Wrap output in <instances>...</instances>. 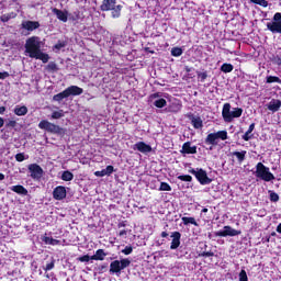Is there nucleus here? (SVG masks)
<instances>
[{
	"mask_svg": "<svg viewBox=\"0 0 281 281\" xmlns=\"http://www.w3.org/2000/svg\"><path fill=\"white\" fill-rule=\"evenodd\" d=\"M240 231L232 228V226H224L222 231L215 233V236L220 238H225L227 236H240Z\"/></svg>",
	"mask_w": 281,
	"mask_h": 281,
	"instance_id": "nucleus-9",
	"label": "nucleus"
},
{
	"mask_svg": "<svg viewBox=\"0 0 281 281\" xmlns=\"http://www.w3.org/2000/svg\"><path fill=\"white\" fill-rule=\"evenodd\" d=\"M95 177H108L105 169H102L101 171L94 172Z\"/></svg>",
	"mask_w": 281,
	"mask_h": 281,
	"instance_id": "nucleus-44",
	"label": "nucleus"
},
{
	"mask_svg": "<svg viewBox=\"0 0 281 281\" xmlns=\"http://www.w3.org/2000/svg\"><path fill=\"white\" fill-rule=\"evenodd\" d=\"M276 63H277V65H280V66H281V57H277V58H276Z\"/></svg>",
	"mask_w": 281,
	"mask_h": 281,
	"instance_id": "nucleus-56",
	"label": "nucleus"
},
{
	"mask_svg": "<svg viewBox=\"0 0 281 281\" xmlns=\"http://www.w3.org/2000/svg\"><path fill=\"white\" fill-rule=\"evenodd\" d=\"M270 201H273L274 203L280 201V196L278 195V193H271L270 194Z\"/></svg>",
	"mask_w": 281,
	"mask_h": 281,
	"instance_id": "nucleus-41",
	"label": "nucleus"
},
{
	"mask_svg": "<svg viewBox=\"0 0 281 281\" xmlns=\"http://www.w3.org/2000/svg\"><path fill=\"white\" fill-rule=\"evenodd\" d=\"M221 71L224 74H232L234 71V66L232 64H223L221 67Z\"/></svg>",
	"mask_w": 281,
	"mask_h": 281,
	"instance_id": "nucleus-26",
	"label": "nucleus"
},
{
	"mask_svg": "<svg viewBox=\"0 0 281 281\" xmlns=\"http://www.w3.org/2000/svg\"><path fill=\"white\" fill-rule=\"evenodd\" d=\"M3 124H4V121L2 117H0V128H2Z\"/></svg>",
	"mask_w": 281,
	"mask_h": 281,
	"instance_id": "nucleus-59",
	"label": "nucleus"
},
{
	"mask_svg": "<svg viewBox=\"0 0 281 281\" xmlns=\"http://www.w3.org/2000/svg\"><path fill=\"white\" fill-rule=\"evenodd\" d=\"M243 139H244L245 142H249V139H251V133L246 132V133L244 134V136H243Z\"/></svg>",
	"mask_w": 281,
	"mask_h": 281,
	"instance_id": "nucleus-45",
	"label": "nucleus"
},
{
	"mask_svg": "<svg viewBox=\"0 0 281 281\" xmlns=\"http://www.w3.org/2000/svg\"><path fill=\"white\" fill-rule=\"evenodd\" d=\"M218 137L216 136V133H211L205 138V144H211V146H216L218 144L216 140Z\"/></svg>",
	"mask_w": 281,
	"mask_h": 281,
	"instance_id": "nucleus-20",
	"label": "nucleus"
},
{
	"mask_svg": "<svg viewBox=\"0 0 281 281\" xmlns=\"http://www.w3.org/2000/svg\"><path fill=\"white\" fill-rule=\"evenodd\" d=\"M63 181H72L74 180V173L71 171H64L61 175Z\"/></svg>",
	"mask_w": 281,
	"mask_h": 281,
	"instance_id": "nucleus-28",
	"label": "nucleus"
},
{
	"mask_svg": "<svg viewBox=\"0 0 281 281\" xmlns=\"http://www.w3.org/2000/svg\"><path fill=\"white\" fill-rule=\"evenodd\" d=\"M65 98H68V94H67V91H66V90H64V91L60 92V93L55 94V95L53 97V100H54L55 102H61V100H65Z\"/></svg>",
	"mask_w": 281,
	"mask_h": 281,
	"instance_id": "nucleus-23",
	"label": "nucleus"
},
{
	"mask_svg": "<svg viewBox=\"0 0 281 281\" xmlns=\"http://www.w3.org/2000/svg\"><path fill=\"white\" fill-rule=\"evenodd\" d=\"M181 153H184L186 155H196V146L191 147L190 142L184 143Z\"/></svg>",
	"mask_w": 281,
	"mask_h": 281,
	"instance_id": "nucleus-17",
	"label": "nucleus"
},
{
	"mask_svg": "<svg viewBox=\"0 0 281 281\" xmlns=\"http://www.w3.org/2000/svg\"><path fill=\"white\" fill-rule=\"evenodd\" d=\"M79 262H89L91 260V257L89 255H85L82 257L78 258Z\"/></svg>",
	"mask_w": 281,
	"mask_h": 281,
	"instance_id": "nucleus-40",
	"label": "nucleus"
},
{
	"mask_svg": "<svg viewBox=\"0 0 281 281\" xmlns=\"http://www.w3.org/2000/svg\"><path fill=\"white\" fill-rule=\"evenodd\" d=\"M256 177L262 179V181H273L276 179V176L269 171V167H266L262 162L257 164Z\"/></svg>",
	"mask_w": 281,
	"mask_h": 281,
	"instance_id": "nucleus-4",
	"label": "nucleus"
},
{
	"mask_svg": "<svg viewBox=\"0 0 281 281\" xmlns=\"http://www.w3.org/2000/svg\"><path fill=\"white\" fill-rule=\"evenodd\" d=\"M106 254L104 252L103 249L97 250L95 255L91 257V260H104V257Z\"/></svg>",
	"mask_w": 281,
	"mask_h": 281,
	"instance_id": "nucleus-22",
	"label": "nucleus"
},
{
	"mask_svg": "<svg viewBox=\"0 0 281 281\" xmlns=\"http://www.w3.org/2000/svg\"><path fill=\"white\" fill-rule=\"evenodd\" d=\"M266 106L272 113H278V111H280L281 108V101L278 99H272Z\"/></svg>",
	"mask_w": 281,
	"mask_h": 281,
	"instance_id": "nucleus-15",
	"label": "nucleus"
},
{
	"mask_svg": "<svg viewBox=\"0 0 281 281\" xmlns=\"http://www.w3.org/2000/svg\"><path fill=\"white\" fill-rule=\"evenodd\" d=\"M41 27V23L36 21H24L22 22V29L27 30V32H34V30H38Z\"/></svg>",
	"mask_w": 281,
	"mask_h": 281,
	"instance_id": "nucleus-12",
	"label": "nucleus"
},
{
	"mask_svg": "<svg viewBox=\"0 0 281 281\" xmlns=\"http://www.w3.org/2000/svg\"><path fill=\"white\" fill-rule=\"evenodd\" d=\"M181 54H183V49L179 48V47H173L171 49V56H181Z\"/></svg>",
	"mask_w": 281,
	"mask_h": 281,
	"instance_id": "nucleus-36",
	"label": "nucleus"
},
{
	"mask_svg": "<svg viewBox=\"0 0 281 281\" xmlns=\"http://www.w3.org/2000/svg\"><path fill=\"white\" fill-rule=\"evenodd\" d=\"M192 125L194 126V128H201L203 126V121H201V119H193Z\"/></svg>",
	"mask_w": 281,
	"mask_h": 281,
	"instance_id": "nucleus-35",
	"label": "nucleus"
},
{
	"mask_svg": "<svg viewBox=\"0 0 281 281\" xmlns=\"http://www.w3.org/2000/svg\"><path fill=\"white\" fill-rule=\"evenodd\" d=\"M65 114L63 112V110L59 111H55L52 113V120H60V117H64Z\"/></svg>",
	"mask_w": 281,
	"mask_h": 281,
	"instance_id": "nucleus-29",
	"label": "nucleus"
},
{
	"mask_svg": "<svg viewBox=\"0 0 281 281\" xmlns=\"http://www.w3.org/2000/svg\"><path fill=\"white\" fill-rule=\"evenodd\" d=\"M202 212H204V213L207 212V209H203Z\"/></svg>",
	"mask_w": 281,
	"mask_h": 281,
	"instance_id": "nucleus-61",
	"label": "nucleus"
},
{
	"mask_svg": "<svg viewBox=\"0 0 281 281\" xmlns=\"http://www.w3.org/2000/svg\"><path fill=\"white\" fill-rule=\"evenodd\" d=\"M239 281H248L247 272L245 270L239 272Z\"/></svg>",
	"mask_w": 281,
	"mask_h": 281,
	"instance_id": "nucleus-38",
	"label": "nucleus"
},
{
	"mask_svg": "<svg viewBox=\"0 0 281 281\" xmlns=\"http://www.w3.org/2000/svg\"><path fill=\"white\" fill-rule=\"evenodd\" d=\"M119 236H126V231H121V232L119 233Z\"/></svg>",
	"mask_w": 281,
	"mask_h": 281,
	"instance_id": "nucleus-58",
	"label": "nucleus"
},
{
	"mask_svg": "<svg viewBox=\"0 0 281 281\" xmlns=\"http://www.w3.org/2000/svg\"><path fill=\"white\" fill-rule=\"evenodd\" d=\"M171 245H170V249H179V246L181 245V233L179 232H173L171 234Z\"/></svg>",
	"mask_w": 281,
	"mask_h": 281,
	"instance_id": "nucleus-14",
	"label": "nucleus"
},
{
	"mask_svg": "<svg viewBox=\"0 0 281 281\" xmlns=\"http://www.w3.org/2000/svg\"><path fill=\"white\" fill-rule=\"evenodd\" d=\"M159 190L162 192H170V190H172V188L170 187V184H168L166 182H161Z\"/></svg>",
	"mask_w": 281,
	"mask_h": 281,
	"instance_id": "nucleus-33",
	"label": "nucleus"
},
{
	"mask_svg": "<svg viewBox=\"0 0 281 281\" xmlns=\"http://www.w3.org/2000/svg\"><path fill=\"white\" fill-rule=\"evenodd\" d=\"M272 236H276V233H272Z\"/></svg>",
	"mask_w": 281,
	"mask_h": 281,
	"instance_id": "nucleus-62",
	"label": "nucleus"
},
{
	"mask_svg": "<svg viewBox=\"0 0 281 281\" xmlns=\"http://www.w3.org/2000/svg\"><path fill=\"white\" fill-rule=\"evenodd\" d=\"M161 238H168V233L162 232V233H161Z\"/></svg>",
	"mask_w": 281,
	"mask_h": 281,
	"instance_id": "nucleus-57",
	"label": "nucleus"
},
{
	"mask_svg": "<svg viewBox=\"0 0 281 281\" xmlns=\"http://www.w3.org/2000/svg\"><path fill=\"white\" fill-rule=\"evenodd\" d=\"M203 256H205L206 258H212V256H214V252H204Z\"/></svg>",
	"mask_w": 281,
	"mask_h": 281,
	"instance_id": "nucleus-53",
	"label": "nucleus"
},
{
	"mask_svg": "<svg viewBox=\"0 0 281 281\" xmlns=\"http://www.w3.org/2000/svg\"><path fill=\"white\" fill-rule=\"evenodd\" d=\"M180 181H192V176H179Z\"/></svg>",
	"mask_w": 281,
	"mask_h": 281,
	"instance_id": "nucleus-42",
	"label": "nucleus"
},
{
	"mask_svg": "<svg viewBox=\"0 0 281 281\" xmlns=\"http://www.w3.org/2000/svg\"><path fill=\"white\" fill-rule=\"evenodd\" d=\"M250 1H251V3L261 5V8H267V5H269V2H267V0H250Z\"/></svg>",
	"mask_w": 281,
	"mask_h": 281,
	"instance_id": "nucleus-34",
	"label": "nucleus"
},
{
	"mask_svg": "<svg viewBox=\"0 0 281 281\" xmlns=\"http://www.w3.org/2000/svg\"><path fill=\"white\" fill-rule=\"evenodd\" d=\"M5 179V176L3 173H0V181H3Z\"/></svg>",
	"mask_w": 281,
	"mask_h": 281,
	"instance_id": "nucleus-60",
	"label": "nucleus"
},
{
	"mask_svg": "<svg viewBox=\"0 0 281 281\" xmlns=\"http://www.w3.org/2000/svg\"><path fill=\"white\" fill-rule=\"evenodd\" d=\"M215 135L217 136V139H222L223 142L227 139V131L216 132Z\"/></svg>",
	"mask_w": 281,
	"mask_h": 281,
	"instance_id": "nucleus-31",
	"label": "nucleus"
},
{
	"mask_svg": "<svg viewBox=\"0 0 281 281\" xmlns=\"http://www.w3.org/2000/svg\"><path fill=\"white\" fill-rule=\"evenodd\" d=\"M5 113V106H0V115H3Z\"/></svg>",
	"mask_w": 281,
	"mask_h": 281,
	"instance_id": "nucleus-55",
	"label": "nucleus"
},
{
	"mask_svg": "<svg viewBox=\"0 0 281 281\" xmlns=\"http://www.w3.org/2000/svg\"><path fill=\"white\" fill-rule=\"evenodd\" d=\"M8 78V72H0V80Z\"/></svg>",
	"mask_w": 281,
	"mask_h": 281,
	"instance_id": "nucleus-52",
	"label": "nucleus"
},
{
	"mask_svg": "<svg viewBox=\"0 0 281 281\" xmlns=\"http://www.w3.org/2000/svg\"><path fill=\"white\" fill-rule=\"evenodd\" d=\"M123 254H125V256L133 254V247L126 246L125 249H123Z\"/></svg>",
	"mask_w": 281,
	"mask_h": 281,
	"instance_id": "nucleus-43",
	"label": "nucleus"
},
{
	"mask_svg": "<svg viewBox=\"0 0 281 281\" xmlns=\"http://www.w3.org/2000/svg\"><path fill=\"white\" fill-rule=\"evenodd\" d=\"M67 198V189L63 186L56 187L53 191V199L55 201H63V199Z\"/></svg>",
	"mask_w": 281,
	"mask_h": 281,
	"instance_id": "nucleus-10",
	"label": "nucleus"
},
{
	"mask_svg": "<svg viewBox=\"0 0 281 281\" xmlns=\"http://www.w3.org/2000/svg\"><path fill=\"white\" fill-rule=\"evenodd\" d=\"M15 159H16V161H24L25 156L23 154H16Z\"/></svg>",
	"mask_w": 281,
	"mask_h": 281,
	"instance_id": "nucleus-46",
	"label": "nucleus"
},
{
	"mask_svg": "<svg viewBox=\"0 0 281 281\" xmlns=\"http://www.w3.org/2000/svg\"><path fill=\"white\" fill-rule=\"evenodd\" d=\"M16 18V13H7L0 16V20L2 21V23H8V21H10V19H15Z\"/></svg>",
	"mask_w": 281,
	"mask_h": 281,
	"instance_id": "nucleus-25",
	"label": "nucleus"
},
{
	"mask_svg": "<svg viewBox=\"0 0 281 281\" xmlns=\"http://www.w3.org/2000/svg\"><path fill=\"white\" fill-rule=\"evenodd\" d=\"M52 12L55 13V15L57 16V19L59 21H63V23H67V21H68L67 12L61 11L60 9H56V8H54L52 10Z\"/></svg>",
	"mask_w": 281,
	"mask_h": 281,
	"instance_id": "nucleus-18",
	"label": "nucleus"
},
{
	"mask_svg": "<svg viewBox=\"0 0 281 281\" xmlns=\"http://www.w3.org/2000/svg\"><path fill=\"white\" fill-rule=\"evenodd\" d=\"M63 47H65V44L63 43H58L55 45V49H63Z\"/></svg>",
	"mask_w": 281,
	"mask_h": 281,
	"instance_id": "nucleus-50",
	"label": "nucleus"
},
{
	"mask_svg": "<svg viewBox=\"0 0 281 281\" xmlns=\"http://www.w3.org/2000/svg\"><path fill=\"white\" fill-rule=\"evenodd\" d=\"M38 128L42 131H46L47 133H53L54 135H61L63 127L47 121L43 120L38 123Z\"/></svg>",
	"mask_w": 281,
	"mask_h": 281,
	"instance_id": "nucleus-5",
	"label": "nucleus"
},
{
	"mask_svg": "<svg viewBox=\"0 0 281 281\" xmlns=\"http://www.w3.org/2000/svg\"><path fill=\"white\" fill-rule=\"evenodd\" d=\"M14 113H15V115H19V116L27 115V106H25V105L15 106Z\"/></svg>",
	"mask_w": 281,
	"mask_h": 281,
	"instance_id": "nucleus-21",
	"label": "nucleus"
},
{
	"mask_svg": "<svg viewBox=\"0 0 281 281\" xmlns=\"http://www.w3.org/2000/svg\"><path fill=\"white\" fill-rule=\"evenodd\" d=\"M47 68L50 69L52 71H56V69H58V67L54 63L48 64Z\"/></svg>",
	"mask_w": 281,
	"mask_h": 281,
	"instance_id": "nucleus-47",
	"label": "nucleus"
},
{
	"mask_svg": "<svg viewBox=\"0 0 281 281\" xmlns=\"http://www.w3.org/2000/svg\"><path fill=\"white\" fill-rule=\"evenodd\" d=\"M44 269L45 271H52V269H54V261H52L50 263H47Z\"/></svg>",
	"mask_w": 281,
	"mask_h": 281,
	"instance_id": "nucleus-48",
	"label": "nucleus"
},
{
	"mask_svg": "<svg viewBox=\"0 0 281 281\" xmlns=\"http://www.w3.org/2000/svg\"><path fill=\"white\" fill-rule=\"evenodd\" d=\"M131 260L128 259H122L120 260H114L110 263V272L111 273H120L123 269H126V267H130Z\"/></svg>",
	"mask_w": 281,
	"mask_h": 281,
	"instance_id": "nucleus-6",
	"label": "nucleus"
},
{
	"mask_svg": "<svg viewBox=\"0 0 281 281\" xmlns=\"http://www.w3.org/2000/svg\"><path fill=\"white\" fill-rule=\"evenodd\" d=\"M25 53L30 56V58L42 60V63L49 61V55L42 53L41 50V38L38 36H32L26 40Z\"/></svg>",
	"mask_w": 281,
	"mask_h": 281,
	"instance_id": "nucleus-1",
	"label": "nucleus"
},
{
	"mask_svg": "<svg viewBox=\"0 0 281 281\" xmlns=\"http://www.w3.org/2000/svg\"><path fill=\"white\" fill-rule=\"evenodd\" d=\"M191 175H194V177L198 179V181L202 186H207L209 183H212V179L207 177V172L203 169H191Z\"/></svg>",
	"mask_w": 281,
	"mask_h": 281,
	"instance_id": "nucleus-8",
	"label": "nucleus"
},
{
	"mask_svg": "<svg viewBox=\"0 0 281 281\" xmlns=\"http://www.w3.org/2000/svg\"><path fill=\"white\" fill-rule=\"evenodd\" d=\"M11 190L16 194H21V196H27V189L21 184L11 187Z\"/></svg>",
	"mask_w": 281,
	"mask_h": 281,
	"instance_id": "nucleus-19",
	"label": "nucleus"
},
{
	"mask_svg": "<svg viewBox=\"0 0 281 281\" xmlns=\"http://www.w3.org/2000/svg\"><path fill=\"white\" fill-rule=\"evenodd\" d=\"M102 12H112V18L113 19H120V14L122 12V5L121 4H115V0H103L101 7H100Z\"/></svg>",
	"mask_w": 281,
	"mask_h": 281,
	"instance_id": "nucleus-3",
	"label": "nucleus"
},
{
	"mask_svg": "<svg viewBox=\"0 0 281 281\" xmlns=\"http://www.w3.org/2000/svg\"><path fill=\"white\" fill-rule=\"evenodd\" d=\"M256 128V124L255 123H251L250 124V126H249V128H248V131H247V133H254V130Z\"/></svg>",
	"mask_w": 281,
	"mask_h": 281,
	"instance_id": "nucleus-49",
	"label": "nucleus"
},
{
	"mask_svg": "<svg viewBox=\"0 0 281 281\" xmlns=\"http://www.w3.org/2000/svg\"><path fill=\"white\" fill-rule=\"evenodd\" d=\"M134 150H138V153H151L153 151V147H150V145L144 143V142H138L134 145Z\"/></svg>",
	"mask_w": 281,
	"mask_h": 281,
	"instance_id": "nucleus-13",
	"label": "nucleus"
},
{
	"mask_svg": "<svg viewBox=\"0 0 281 281\" xmlns=\"http://www.w3.org/2000/svg\"><path fill=\"white\" fill-rule=\"evenodd\" d=\"M243 115V109L234 108L232 110V105L229 103H225L222 110V116L224 122H234L235 117H240Z\"/></svg>",
	"mask_w": 281,
	"mask_h": 281,
	"instance_id": "nucleus-2",
	"label": "nucleus"
},
{
	"mask_svg": "<svg viewBox=\"0 0 281 281\" xmlns=\"http://www.w3.org/2000/svg\"><path fill=\"white\" fill-rule=\"evenodd\" d=\"M182 222L184 225H194L195 227H199V223H196L194 217H182Z\"/></svg>",
	"mask_w": 281,
	"mask_h": 281,
	"instance_id": "nucleus-24",
	"label": "nucleus"
},
{
	"mask_svg": "<svg viewBox=\"0 0 281 281\" xmlns=\"http://www.w3.org/2000/svg\"><path fill=\"white\" fill-rule=\"evenodd\" d=\"M154 104L157 106V109H164L167 102H166V99H158L154 102Z\"/></svg>",
	"mask_w": 281,
	"mask_h": 281,
	"instance_id": "nucleus-30",
	"label": "nucleus"
},
{
	"mask_svg": "<svg viewBox=\"0 0 281 281\" xmlns=\"http://www.w3.org/2000/svg\"><path fill=\"white\" fill-rule=\"evenodd\" d=\"M114 168H113V166H108L106 168H105V175L108 176V177H111V175H113V172H114Z\"/></svg>",
	"mask_w": 281,
	"mask_h": 281,
	"instance_id": "nucleus-39",
	"label": "nucleus"
},
{
	"mask_svg": "<svg viewBox=\"0 0 281 281\" xmlns=\"http://www.w3.org/2000/svg\"><path fill=\"white\" fill-rule=\"evenodd\" d=\"M43 240L46 245H58V239H54L52 237H44Z\"/></svg>",
	"mask_w": 281,
	"mask_h": 281,
	"instance_id": "nucleus-32",
	"label": "nucleus"
},
{
	"mask_svg": "<svg viewBox=\"0 0 281 281\" xmlns=\"http://www.w3.org/2000/svg\"><path fill=\"white\" fill-rule=\"evenodd\" d=\"M200 78L202 80H205L207 78V74H205V72L200 74Z\"/></svg>",
	"mask_w": 281,
	"mask_h": 281,
	"instance_id": "nucleus-54",
	"label": "nucleus"
},
{
	"mask_svg": "<svg viewBox=\"0 0 281 281\" xmlns=\"http://www.w3.org/2000/svg\"><path fill=\"white\" fill-rule=\"evenodd\" d=\"M66 94L68 95H82L83 90L82 88L78 87V86H70L68 87L66 90Z\"/></svg>",
	"mask_w": 281,
	"mask_h": 281,
	"instance_id": "nucleus-16",
	"label": "nucleus"
},
{
	"mask_svg": "<svg viewBox=\"0 0 281 281\" xmlns=\"http://www.w3.org/2000/svg\"><path fill=\"white\" fill-rule=\"evenodd\" d=\"M8 126L14 128V126H16V121H9Z\"/></svg>",
	"mask_w": 281,
	"mask_h": 281,
	"instance_id": "nucleus-51",
	"label": "nucleus"
},
{
	"mask_svg": "<svg viewBox=\"0 0 281 281\" xmlns=\"http://www.w3.org/2000/svg\"><path fill=\"white\" fill-rule=\"evenodd\" d=\"M234 157H237L239 162L245 161V156L247 155V151L243 150V151H234L233 153Z\"/></svg>",
	"mask_w": 281,
	"mask_h": 281,
	"instance_id": "nucleus-27",
	"label": "nucleus"
},
{
	"mask_svg": "<svg viewBox=\"0 0 281 281\" xmlns=\"http://www.w3.org/2000/svg\"><path fill=\"white\" fill-rule=\"evenodd\" d=\"M267 82L269 85H271V82H280V78L273 77V76H269V77H267Z\"/></svg>",
	"mask_w": 281,
	"mask_h": 281,
	"instance_id": "nucleus-37",
	"label": "nucleus"
},
{
	"mask_svg": "<svg viewBox=\"0 0 281 281\" xmlns=\"http://www.w3.org/2000/svg\"><path fill=\"white\" fill-rule=\"evenodd\" d=\"M29 171L31 173L32 179H41L43 177V168L36 164H32L29 166Z\"/></svg>",
	"mask_w": 281,
	"mask_h": 281,
	"instance_id": "nucleus-11",
	"label": "nucleus"
},
{
	"mask_svg": "<svg viewBox=\"0 0 281 281\" xmlns=\"http://www.w3.org/2000/svg\"><path fill=\"white\" fill-rule=\"evenodd\" d=\"M267 29L272 34H281V13H276L272 22L267 23Z\"/></svg>",
	"mask_w": 281,
	"mask_h": 281,
	"instance_id": "nucleus-7",
	"label": "nucleus"
}]
</instances>
